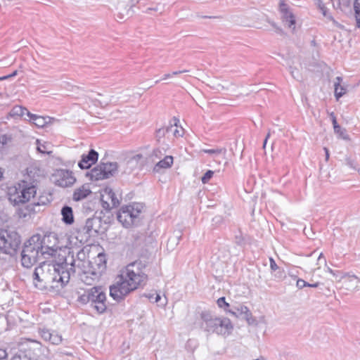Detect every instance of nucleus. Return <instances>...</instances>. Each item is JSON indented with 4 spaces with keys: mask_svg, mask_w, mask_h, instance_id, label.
Segmentation results:
<instances>
[{
    "mask_svg": "<svg viewBox=\"0 0 360 360\" xmlns=\"http://www.w3.org/2000/svg\"><path fill=\"white\" fill-rule=\"evenodd\" d=\"M72 257L68 262V258L56 264L42 262L35 268L33 273V283L36 288L44 290H58L70 281L71 272H74Z\"/></svg>",
    "mask_w": 360,
    "mask_h": 360,
    "instance_id": "1",
    "label": "nucleus"
},
{
    "mask_svg": "<svg viewBox=\"0 0 360 360\" xmlns=\"http://www.w3.org/2000/svg\"><path fill=\"white\" fill-rule=\"evenodd\" d=\"M146 280L147 276L142 271L141 262H132L120 271L116 284L110 288V295L115 300H121L143 285Z\"/></svg>",
    "mask_w": 360,
    "mask_h": 360,
    "instance_id": "2",
    "label": "nucleus"
},
{
    "mask_svg": "<svg viewBox=\"0 0 360 360\" xmlns=\"http://www.w3.org/2000/svg\"><path fill=\"white\" fill-rule=\"evenodd\" d=\"M317 264H323L324 266V269L321 270V266H318L313 269L312 277L311 279V281L316 280V276L321 278V274L330 273L335 277L336 282L339 284L340 289L347 291L359 290L356 274L352 272L342 273L340 271H334L327 266L326 259L322 252H321L318 257Z\"/></svg>",
    "mask_w": 360,
    "mask_h": 360,
    "instance_id": "3",
    "label": "nucleus"
},
{
    "mask_svg": "<svg viewBox=\"0 0 360 360\" xmlns=\"http://www.w3.org/2000/svg\"><path fill=\"white\" fill-rule=\"evenodd\" d=\"M201 327L207 333H217L224 337L229 336L233 330L231 321L226 317H218L208 311L200 314Z\"/></svg>",
    "mask_w": 360,
    "mask_h": 360,
    "instance_id": "4",
    "label": "nucleus"
},
{
    "mask_svg": "<svg viewBox=\"0 0 360 360\" xmlns=\"http://www.w3.org/2000/svg\"><path fill=\"white\" fill-rule=\"evenodd\" d=\"M37 194V186L34 181L23 179L8 188L9 200L15 205L24 204L34 198Z\"/></svg>",
    "mask_w": 360,
    "mask_h": 360,
    "instance_id": "5",
    "label": "nucleus"
},
{
    "mask_svg": "<svg viewBox=\"0 0 360 360\" xmlns=\"http://www.w3.org/2000/svg\"><path fill=\"white\" fill-rule=\"evenodd\" d=\"M41 249L39 234L33 235L23 245L21 252L22 265L25 268L32 267L37 262Z\"/></svg>",
    "mask_w": 360,
    "mask_h": 360,
    "instance_id": "6",
    "label": "nucleus"
},
{
    "mask_svg": "<svg viewBox=\"0 0 360 360\" xmlns=\"http://www.w3.org/2000/svg\"><path fill=\"white\" fill-rule=\"evenodd\" d=\"M143 207V205L140 203L122 206L117 212V220L125 228L136 226L140 221V215Z\"/></svg>",
    "mask_w": 360,
    "mask_h": 360,
    "instance_id": "7",
    "label": "nucleus"
},
{
    "mask_svg": "<svg viewBox=\"0 0 360 360\" xmlns=\"http://www.w3.org/2000/svg\"><path fill=\"white\" fill-rule=\"evenodd\" d=\"M20 236L13 231L0 230V250L8 255L15 252L20 244Z\"/></svg>",
    "mask_w": 360,
    "mask_h": 360,
    "instance_id": "8",
    "label": "nucleus"
},
{
    "mask_svg": "<svg viewBox=\"0 0 360 360\" xmlns=\"http://www.w3.org/2000/svg\"><path fill=\"white\" fill-rule=\"evenodd\" d=\"M102 227V220L101 216L94 215L86 221L85 226L82 230L77 232V240L80 243H85L88 242L89 238L94 233H98Z\"/></svg>",
    "mask_w": 360,
    "mask_h": 360,
    "instance_id": "9",
    "label": "nucleus"
},
{
    "mask_svg": "<svg viewBox=\"0 0 360 360\" xmlns=\"http://www.w3.org/2000/svg\"><path fill=\"white\" fill-rule=\"evenodd\" d=\"M118 171H120V167L115 162H101L88 172L86 175L89 176L91 180L98 181L108 179L114 176Z\"/></svg>",
    "mask_w": 360,
    "mask_h": 360,
    "instance_id": "10",
    "label": "nucleus"
},
{
    "mask_svg": "<svg viewBox=\"0 0 360 360\" xmlns=\"http://www.w3.org/2000/svg\"><path fill=\"white\" fill-rule=\"evenodd\" d=\"M39 242L41 245V255L56 257L58 253V239L57 234L54 232H47L41 238L39 235Z\"/></svg>",
    "mask_w": 360,
    "mask_h": 360,
    "instance_id": "11",
    "label": "nucleus"
},
{
    "mask_svg": "<svg viewBox=\"0 0 360 360\" xmlns=\"http://www.w3.org/2000/svg\"><path fill=\"white\" fill-rule=\"evenodd\" d=\"M97 259L99 261V263L96 264L97 269L93 268L92 270L84 271L80 276L81 281L86 285H91L98 281L105 269L104 255L98 254Z\"/></svg>",
    "mask_w": 360,
    "mask_h": 360,
    "instance_id": "12",
    "label": "nucleus"
},
{
    "mask_svg": "<svg viewBox=\"0 0 360 360\" xmlns=\"http://www.w3.org/2000/svg\"><path fill=\"white\" fill-rule=\"evenodd\" d=\"M89 296L91 307L98 314H102L106 310V296L101 287H94L89 290Z\"/></svg>",
    "mask_w": 360,
    "mask_h": 360,
    "instance_id": "13",
    "label": "nucleus"
},
{
    "mask_svg": "<svg viewBox=\"0 0 360 360\" xmlns=\"http://www.w3.org/2000/svg\"><path fill=\"white\" fill-rule=\"evenodd\" d=\"M145 162L144 157L141 154H136L119 164L120 171L124 174H130L141 168Z\"/></svg>",
    "mask_w": 360,
    "mask_h": 360,
    "instance_id": "14",
    "label": "nucleus"
},
{
    "mask_svg": "<svg viewBox=\"0 0 360 360\" xmlns=\"http://www.w3.org/2000/svg\"><path fill=\"white\" fill-rule=\"evenodd\" d=\"M279 11L281 14L282 22L294 32L296 27L295 16L290 7L285 4L284 0H281L279 2Z\"/></svg>",
    "mask_w": 360,
    "mask_h": 360,
    "instance_id": "15",
    "label": "nucleus"
},
{
    "mask_svg": "<svg viewBox=\"0 0 360 360\" xmlns=\"http://www.w3.org/2000/svg\"><path fill=\"white\" fill-rule=\"evenodd\" d=\"M21 349L28 360H38L43 356L45 348L37 341H28L22 345Z\"/></svg>",
    "mask_w": 360,
    "mask_h": 360,
    "instance_id": "16",
    "label": "nucleus"
},
{
    "mask_svg": "<svg viewBox=\"0 0 360 360\" xmlns=\"http://www.w3.org/2000/svg\"><path fill=\"white\" fill-rule=\"evenodd\" d=\"M50 199L46 195H40L37 200L26 206L20 211V217H27L33 214L42 211L45 206L49 204Z\"/></svg>",
    "mask_w": 360,
    "mask_h": 360,
    "instance_id": "17",
    "label": "nucleus"
},
{
    "mask_svg": "<svg viewBox=\"0 0 360 360\" xmlns=\"http://www.w3.org/2000/svg\"><path fill=\"white\" fill-rule=\"evenodd\" d=\"M102 207L106 210H110L112 208L119 205L120 200L116 194L110 188H105L101 194Z\"/></svg>",
    "mask_w": 360,
    "mask_h": 360,
    "instance_id": "18",
    "label": "nucleus"
},
{
    "mask_svg": "<svg viewBox=\"0 0 360 360\" xmlns=\"http://www.w3.org/2000/svg\"><path fill=\"white\" fill-rule=\"evenodd\" d=\"M55 177L56 184L63 188L72 186L76 181L72 173L65 169L57 171L55 174Z\"/></svg>",
    "mask_w": 360,
    "mask_h": 360,
    "instance_id": "19",
    "label": "nucleus"
},
{
    "mask_svg": "<svg viewBox=\"0 0 360 360\" xmlns=\"http://www.w3.org/2000/svg\"><path fill=\"white\" fill-rule=\"evenodd\" d=\"M229 312L236 317L245 319L248 324H254L255 323V319L252 317L251 311L246 306L239 304L233 307L231 309L229 310Z\"/></svg>",
    "mask_w": 360,
    "mask_h": 360,
    "instance_id": "20",
    "label": "nucleus"
},
{
    "mask_svg": "<svg viewBox=\"0 0 360 360\" xmlns=\"http://www.w3.org/2000/svg\"><path fill=\"white\" fill-rule=\"evenodd\" d=\"M87 98L95 107L105 108L111 102L110 95L98 92L91 93L87 96Z\"/></svg>",
    "mask_w": 360,
    "mask_h": 360,
    "instance_id": "21",
    "label": "nucleus"
},
{
    "mask_svg": "<svg viewBox=\"0 0 360 360\" xmlns=\"http://www.w3.org/2000/svg\"><path fill=\"white\" fill-rule=\"evenodd\" d=\"M207 84L214 90L228 91L233 83L221 78H207Z\"/></svg>",
    "mask_w": 360,
    "mask_h": 360,
    "instance_id": "22",
    "label": "nucleus"
},
{
    "mask_svg": "<svg viewBox=\"0 0 360 360\" xmlns=\"http://www.w3.org/2000/svg\"><path fill=\"white\" fill-rule=\"evenodd\" d=\"M98 158V153L91 149L89 153L82 155V160L79 162L78 166L81 169H89L92 165L96 162Z\"/></svg>",
    "mask_w": 360,
    "mask_h": 360,
    "instance_id": "23",
    "label": "nucleus"
},
{
    "mask_svg": "<svg viewBox=\"0 0 360 360\" xmlns=\"http://www.w3.org/2000/svg\"><path fill=\"white\" fill-rule=\"evenodd\" d=\"M39 333L41 337L46 341H49L53 345H59L61 343L63 339L62 336L58 333L57 332L52 331L51 332L49 330L43 328L39 329Z\"/></svg>",
    "mask_w": 360,
    "mask_h": 360,
    "instance_id": "24",
    "label": "nucleus"
},
{
    "mask_svg": "<svg viewBox=\"0 0 360 360\" xmlns=\"http://www.w3.org/2000/svg\"><path fill=\"white\" fill-rule=\"evenodd\" d=\"M296 285L300 289H302L304 287L320 288L321 286H322L323 288H321L320 289L325 295H330L332 292L328 286H325V283L321 281L308 283L303 279L299 278L297 281Z\"/></svg>",
    "mask_w": 360,
    "mask_h": 360,
    "instance_id": "25",
    "label": "nucleus"
},
{
    "mask_svg": "<svg viewBox=\"0 0 360 360\" xmlns=\"http://www.w3.org/2000/svg\"><path fill=\"white\" fill-rule=\"evenodd\" d=\"M91 193L90 186L88 184H84L75 190L72 199L75 201H80L86 198Z\"/></svg>",
    "mask_w": 360,
    "mask_h": 360,
    "instance_id": "26",
    "label": "nucleus"
},
{
    "mask_svg": "<svg viewBox=\"0 0 360 360\" xmlns=\"http://www.w3.org/2000/svg\"><path fill=\"white\" fill-rule=\"evenodd\" d=\"M229 257V250L227 248L226 246H222L212 257V262L213 264H215L217 262L221 261L222 263H225L226 262Z\"/></svg>",
    "mask_w": 360,
    "mask_h": 360,
    "instance_id": "27",
    "label": "nucleus"
},
{
    "mask_svg": "<svg viewBox=\"0 0 360 360\" xmlns=\"http://www.w3.org/2000/svg\"><path fill=\"white\" fill-rule=\"evenodd\" d=\"M342 167L348 168L350 171L360 172V167L356 160L351 156H345L343 159L340 160Z\"/></svg>",
    "mask_w": 360,
    "mask_h": 360,
    "instance_id": "28",
    "label": "nucleus"
},
{
    "mask_svg": "<svg viewBox=\"0 0 360 360\" xmlns=\"http://www.w3.org/2000/svg\"><path fill=\"white\" fill-rule=\"evenodd\" d=\"M62 220L66 224H72L74 222V215L72 208L65 205L61 209Z\"/></svg>",
    "mask_w": 360,
    "mask_h": 360,
    "instance_id": "29",
    "label": "nucleus"
},
{
    "mask_svg": "<svg viewBox=\"0 0 360 360\" xmlns=\"http://www.w3.org/2000/svg\"><path fill=\"white\" fill-rule=\"evenodd\" d=\"M173 164V157L171 155H166L162 160H160L156 163L154 167V171L160 172L161 169L169 168Z\"/></svg>",
    "mask_w": 360,
    "mask_h": 360,
    "instance_id": "30",
    "label": "nucleus"
},
{
    "mask_svg": "<svg viewBox=\"0 0 360 360\" xmlns=\"http://www.w3.org/2000/svg\"><path fill=\"white\" fill-rule=\"evenodd\" d=\"M27 116L33 121V123L38 127H44L51 120L49 117H42L34 114H32L30 112H27Z\"/></svg>",
    "mask_w": 360,
    "mask_h": 360,
    "instance_id": "31",
    "label": "nucleus"
},
{
    "mask_svg": "<svg viewBox=\"0 0 360 360\" xmlns=\"http://www.w3.org/2000/svg\"><path fill=\"white\" fill-rule=\"evenodd\" d=\"M12 142L11 135L4 134L0 136V155L10 146Z\"/></svg>",
    "mask_w": 360,
    "mask_h": 360,
    "instance_id": "32",
    "label": "nucleus"
},
{
    "mask_svg": "<svg viewBox=\"0 0 360 360\" xmlns=\"http://www.w3.org/2000/svg\"><path fill=\"white\" fill-rule=\"evenodd\" d=\"M333 125L334 131L339 134L342 139L346 141H349L350 139L349 135L347 134L346 129H341L340 126L338 124L336 117L333 118Z\"/></svg>",
    "mask_w": 360,
    "mask_h": 360,
    "instance_id": "33",
    "label": "nucleus"
},
{
    "mask_svg": "<svg viewBox=\"0 0 360 360\" xmlns=\"http://www.w3.org/2000/svg\"><path fill=\"white\" fill-rule=\"evenodd\" d=\"M27 112L29 111L27 108L19 105H15L11 110L10 115L11 117H22L25 114L27 115Z\"/></svg>",
    "mask_w": 360,
    "mask_h": 360,
    "instance_id": "34",
    "label": "nucleus"
},
{
    "mask_svg": "<svg viewBox=\"0 0 360 360\" xmlns=\"http://www.w3.org/2000/svg\"><path fill=\"white\" fill-rule=\"evenodd\" d=\"M335 87V96L336 100L338 101L340 97L347 93V87L345 85H339V83L334 84Z\"/></svg>",
    "mask_w": 360,
    "mask_h": 360,
    "instance_id": "35",
    "label": "nucleus"
},
{
    "mask_svg": "<svg viewBox=\"0 0 360 360\" xmlns=\"http://www.w3.org/2000/svg\"><path fill=\"white\" fill-rule=\"evenodd\" d=\"M174 128V126H172V124H170L169 125L160 128L156 131V137L158 140L164 137L167 134H170V130H172Z\"/></svg>",
    "mask_w": 360,
    "mask_h": 360,
    "instance_id": "36",
    "label": "nucleus"
},
{
    "mask_svg": "<svg viewBox=\"0 0 360 360\" xmlns=\"http://www.w3.org/2000/svg\"><path fill=\"white\" fill-rule=\"evenodd\" d=\"M165 155V149L164 148H158L156 149H154L150 158L152 159L153 162H155L158 159H161L162 157H164Z\"/></svg>",
    "mask_w": 360,
    "mask_h": 360,
    "instance_id": "37",
    "label": "nucleus"
},
{
    "mask_svg": "<svg viewBox=\"0 0 360 360\" xmlns=\"http://www.w3.org/2000/svg\"><path fill=\"white\" fill-rule=\"evenodd\" d=\"M37 150L41 153H47L50 154L51 150H50V144L47 143H41L39 140H37Z\"/></svg>",
    "mask_w": 360,
    "mask_h": 360,
    "instance_id": "38",
    "label": "nucleus"
},
{
    "mask_svg": "<svg viewBox=\"0 0 360 360\" xmlns=\"http://www.w3.org/2000/svg\"><path fill=\"white\" fill-rule=\"evenodd\" d=\"M354 8L356 14V23L360 27V0H355Z\"/></svg>",
    "mask_w": 360,
    "mask_h": 360,
    "instance_id": "39",
    "label": "nucleus"
},
{
    "mask_svg": "<svg viewBox=\"0 0 360 360\" xmlns=\"http://www.w3.org/2000/svg\"><path fill=\"white\" fill-rule=\"evenodd\" d=\"M11 360H28L26 354L20 349L11 359Z\"/></svg>",
    "mask_w": 360,
    "mask_h": 360,
    "instance_id": "40",
    "label": "nucleus"
},
{
    "mask_svg": "<svg viewBox=\"0 0 360 360\" xmlns=\"http://www.w3.org/2000/svg\"><path fill=\"white\" fill-rule=\"evenodd\" d=\"M204 152L209 154H216L219 155L222 154L224 155H226V148H217V149H210V150H204Z\"/></svg>",
    "mask_w": 360,
    "mask_h": 360,
    "instance_id": "41",
    "label": "nucleus"
},
{
    "mask_svg": "<svg viewBox=\"0 0 360 360\" xmlns=\"http://www.w3.org/2000/svg\"><path fill=\"white\" fill-rule=\"evenodd\" d=\"M217 303L219 307L224 308V310L229 311V309H228L227 308L229 307V304L226 302L224 297H219L217 300Z\"/></svg>",
    "mask_w": 360,
    "mask_h": 360,
    "instance_id": "42",
    "label": "nucleus"
},
{
    "mask_svg": "<svg viewBox=\"0 0 360 360\" xmlns=\"http://www.w3.org/2000/svg\"><path fill=\"white\" fill-rule=\"evenodd\" d=\"M214 172L212 170H207L205 174L202 176L201 181L203 184H207L210 179L213 176Z\"/></svg>",
    "mask_w": 360,
    "mask_h": 360,
    "instance_id": "43",
    "label": "nucleus"
},
{
    "mask_svg": "<svg viewBox=\"0 0 360 360\" xmlns=\"http://www.w3.org/2000/svg\"><path fill=\"white\" fill-rule=\"evenodd\" d=\"M78 301L82 304H86L90 302L89 290L81 295L78 297Z\"/></svg>",
    "mask_w": 360,
    "mask_h": 360,
    "instance_id": "44",
    "label": "nucleus"
},
{
    "mask_svg": "<svg viewBox=\"0 0 360 360\" xmlns=\"http://www.w3.org/2000/svg\"><path fill=\"white\" fill-rule=\"evenodd\" d=\"M177 121L176 119H174V124H172L174 126V128L172 130H170V133L173 134L174 136H181L182 135L181 131L178 129L177 127Z\"/></svg>",
    "mask_w": 360,
    "mask_h": 360,
    "instance_id": "45",
    "label": "nucleus"
},
{
    "mask_svg": "<svg viewBox=\"0 0 360 360\" xmlns=\"http://www.w3.org/2000/svg\"><path fill=\"white\" fill-rule=\"evenodd\" d=\"M188 70H180V71H175V72H173L172 73H168V74H165L163 77H162V80H165V79H167L169 78H171L172 76L174 75H178L179 74H181V73H184V72H188Z\"/></svg>",
    "mask_w": 360,
    "mask_h": 360,
    "instance_id": "46",
    "label": "nucleus"
},
{
    "mask_svg": "<svg viewBox=\"0 0 360 360\" xmlns=\"http://www.w3.org/2000/svg\"><path fill=\"white\" fill-rule=\"evenodd\" d=\"M154 297V302L156 303L160 302V305L165 306L167 303L166 302V297L163 300H162V298L159 294H155Z\"/></svg>",
    "mask_w": 360,
    "mask_h": 360,
    "instance_id": "47",
    "label": "nucleus"
},
{
    "mask_svg": "<svg viewBox=\"0 0 360 360\" xmlns=\"http://www.w3.org/2000/svg\"><path fill=\"white\" fill-rule=\"evenodd\" d=\"M319 7H320V9L322 11V13L324 16L328 18L330 20H333V22L336 23V22L334 20V19L332 18V16L330 15H327V11H326V7L324 6V5H319Z\"/></svg>",
    "mask_w": 360,
    "mask_h": 360,
    "instance_id": "48",
    "label": "nucleus"
},
{
    "mask_svg": "<svg viewBox=\"0 0 360 360\" xmlns=\"http://www.w3.org/2000/svg\"><path fill=\"white\" fill-rule=\"evenodd\" d=\"M270 262V267L272 271H276L278 269V265L276 264V262L273 258H269Z\"/></svg>",
    "mask_w": 360,
    "mask_h": 360,
    "instance_id": "49",
    "label": "nucleus"
},
{
    "mask_svg": "<svg viewBox=\"0 0 360 360\" xmlns=\"http://www.w3.org/2000/svg\"><path fill=\"white\" fill-rule=\"evenodd\" d=\"M289 68H290V73H291L292 76L293 77V78H295L297 80L300 79V76H299L298 72L295 71V70H294L291 66H290Z\"/></svg>",
    "mask_w": 360,
    "mask_h": 360,
    "instance_id": "50",
    "label": "nucleus"
},
{
    "mask_svg": "<svg viewBox=\"0 0 360 360\" xmlns=\"http://www.w3.org/2000/svg\"><path fill=\"white\" fill-rule=\"evenodd\" d=\"M7 356L6 350L0 349V360H8Z\"/></svg>",
    "mask_w": 360,
    "mask_h": 360,
    "instance_id": "51",
    "label": "nucleus"
},
{
    "mask_svg": "<svg viewBox=\"0 0 360 360\" xmlns=\"http://www.w3.org/2000/svg\"><path fill=\"white\" fill-rule=\"evenodd\" d=\"M271 134V130H269V131H268V133H267V134H266V138H265V139H264V144H263V148H264L266 147V144L267 140H268V139L270 137Z\"/></svg>",
    "mask_w": 360,
    "mask_h": 360,
    "instance_id": "52",
    "label": "nucleus"
},
{
    "mask_svg": "<svg viewBox=\"0 0 360 360\" xmlns=\"http://www.w3.org/2000/svg\"><path fill=\"white\" fill-rule=\"evenodd\" d=\"M323 150L325 151V153H326V155H325V159H326V161H328L329 160V157H330V154H329V150L327 148H323Z\"/></svg>",
    "mask_w": 360,
    "mask_h": 360,
    "instance_id": "53",
    "label": "nucleus"
},
{
    "mask_svg": "<svg viewBox=\"0 0 360 360\" xmlns=\"http://www.w3.org/2000/svg\"><path fill=\"white\" fill-rule=\"evenodd\" d=\"M342 82V78L341 77H337L335 79L334 84L339 83V85H342L341 82Z\"/></svg>",
    "mask_w": 360,
    "mask_h": 360,
    "instance_id": "54",
    "label": "nucleus"
},
{
    "mask_svg": "<svg viewBox=\"0 0 360 360\" xmlns=\"http://www.w3.org/2000/svg\"><path fill=\"white\" fill-rule=\"evenodd\" d=\"M356 279H357V281H358V288H359V290H360V272H359L357 274H356Z\"/></svg>",
    "mask_w": 360,
    "mask_h": 360,
    "instance_id": "55",
    "label": "nucleus"
},
{
    "mask_svg": "<svg viewBox=\"0 0 360 360\" xmlns=\"http://www.w3.org/2000/svg\"><path fill=\"white\" fill-rule=\"evenodd\" d=\"M271 25L275 28V30L277 32H281V29L280 27H278L274 22H272Z\"/></svg>",
    "mask_w": 360,
    "mask_h": 360,
    "instance_id": "56",
    "label": "nucleus"
},
{
    "mask_svg": "<svg viewBox=\"0 0 360 360\" xmlns=\"http://www.w3.org/2000/svg\"><path fill=\"white\" fill-rule=\"evenodd\" d=\"M18 75V70H15L14 72H13L11 74L8 75H6V77H8V78H11V77H15Z\"/></svg>",
    "mask_w": 360,
    "mask_h": 360,
    "instance_id": "57",
    "label": "nucleus"
},
{
    "mask_svg": "<svg viewBox=\"0 0 360 360\" xmlns=\"http://www.w3.org/2000/svg\"><path fill=\"white\" fill-rule=\"evenodd\" d=\"M129 236L136 238V239L139 238V235L138 233H134V232H132L129 233Z\"/></svg>",
    "mask_w": 360,
    "mask_h": 360,
    "instance_id": "58",
    "label": "nucleus"
},
{
    "mask_svg": "<svg viewBox=\"0 0 360 360\" xmlns=\"http://www.w3.org/2000/svg\"><path fill=\"white\" fill-rule=\"evenodd\" d=\"M311 46H313L314 48H316L317 46V44H316V42L315 39H312L311 41Z\"/></svg>",
    "mask_w": 360,
    "mask_h": 360,
    "instance_id": "59",
    "label": "nucleus"
},
{
    "mask_svg": "<svg viewBox=\"0 0 360 360\" xmlns=\"http://www.w3.org/2000/svg\"><path fill=\"white\" fill-rule=\"evenodd\" d=\"M157 9L156 8H148L147 10H146V13H148L150 11H156Z\"/></svg>",
    "mask_w": 360,
    "mask_h": 360,
    "instance_id": "60",
    "label": "nucleus"
},
{
    "mask_svg": "<svg viewBox=\"0 0 360 360\" xmlns=\"http://www.w3.org/2000/svg\"><path fill=\"white\" fill-rule=\"evenodd\" d=\"M155 294H151V295H149L148 296V297L150 299V300H152L155 297H154Z\"/></svg>",
    "mask_w": 360,
    "mask_h": 360,
    "instance_id": "61",
    "label": "nucleus"
},
{
    "mask_svg": "<svg viewBox=\"0 0 360 360\" xmlns=\"http://www.w3.org/2000/svg\"><path fill=\"white\" fill-rule=\"evenodd\" d=\"M7 79H8V77H6V76L0 77V81H3V80Z\"/></svg>",
    "mask_w": 360,
    "mask_h": 360,
    "instance_id": "62",
    "label": "nucleus"
},
{
    "mask_svg": "<svg viewBox=\"0 0 360 360\" xmlns=\"http://www.w3.org/2000/svg\"><path fill=\"white\" fill-rule=\"evenodd\" d=\"M330 115V117L332 118V121H333V118L335 117L334 112H331Z\"/></svg>",
    "mask_w": 360,
    "mask_h": 360,
    "instance_id": "63",
    "label": "nucleus"
},
{
    "mask_svg": "<svg viewBox=\"0 0 360 360\" xmlns=\"http://www.w3.org/2000/svg\"><path fill=\"white\" fill-rule=\"evenodd\" d=\"M254 360H266L263 356H260L256 359H254Z\"/></svg>",
    "mask_w": 360,
    "mask_h": 360,
    "instance_id": "64",
    "label": "nucleus"
}]
</instances>
